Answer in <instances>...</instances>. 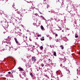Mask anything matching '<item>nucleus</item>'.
I'll list each match as a JSON object with an SVG mask.
<instances>
[{
    "label": "nucleus",
    "instance_id": "obj_1",
    "mask_svg": "<svg viewBox=\"0 0 80 80\" xmlns=\"http://www.w3.org/2000/svg\"><path fill=\"white\" fill-rule=\"evenodd\" d=\"M32 62H33L34 61H36L37 60V59H36V58L34 56L32 57Z\"/></svg>",
    "mask_w": 80,
    "mask_h": 80
},
{
    "label": "nucleus",
    "instance_id": "obj_2",
    "mask_svg": "<svg viewBox=\"0 0 80 80\" xmlns=\"http://www.w3.org/2000/svg\"><path fill=\"white\" fill-rule=\"evenodd\" d=\"M7 50L8 51V52L10 51V47L9 46H7Z\"/></svg>",
    "mask_w": 80,
    "mask_h": 80
},
{
    "label": "nucleus",
    "instance_id": "obj_3",
    "mask_svg": "<svg viewBox=\"0 0 80 80\" xmlns=\"http://www.w3.org/2000/svg\"><path fill=\"white\" fill-rule=\"evenodd\" d=\"M14 40L16 43H18V41H17V38H14Z\"/></svg>",
    "mask_w": 80,
    "mask_h": 80
},
{
    "label": "nucleus",
    "instance_id": "obj_4",
    "mask_svg": "<svg viewBox=\"0 0 80 80\" xmlns=\"http://www.w3.org/2000/svg\"><path fill=\"white\" fill-rule=\"evenodd\" d=\"M11 72L12 73H14V72H16V69H14L13 70H12Z\"/></svg>",
    "mask_w": 80,
    "mask_h": 80
},
{
    "label": "nucleus",
    "instance_id": "obj_5",
    "mask_svg": "<svg viewBox=\"0 0 80 80\" xmlns=\"http://www.w3.org/2000/svg\"><path fill=\"white\" fill-rule=\"evenodd\" d=\"M19 71H23V69H22V68H19Z\"/></svg>",
    "mask_w": 80,
    "mask_h": 80
},
{
    "label": "nucleus",
    "instance_id": "obj_6",
    "mask_svg": "<svg viewBox=\"0 0 80 80\" xmlns=\"http://www.w3.org/2000/svg\"><path fill=\"white\" fill-rule=\"evenodd\" d=\"M60 47L61 48L62 50H63V49H64V47H63V46H62L61 45L60 46Z\"/></svg>",
    "mask_w": 80,
    "mask_h": 80
},
{
    "label": "nucleus",
    "instance_id": "obj_7",
    "mask_svg": "<svg viewBox=\"0 0 80 80\" xmlns=\"http://www.w3.org/2000/svg\"><path fill=\"white\" fill-rule=\"evenodd\" d=\"M58 9H56L55 11L54 12H55V13H58Z\"/></svg>",
    "mask_w": 80,
    "mask_h": 80
},
{
    "label": "nucleus",
    "instance_id": "obj_8",
    "mask_svg": "<svg viewBox=\"0 0 80 80\" xmlns=\"http://www.w3.org/2000/svg\"><path fill=\"white\" fill-rule=\"evenodd\" d=\"M40 18H42V19H43V20H44V19H45V18H44V17L42 16H40Z\"/></svg>",
    "mask_w": 80,
    "mask_h": 80
},
{
    "label": "nucleus",
    "instance_id": "obj_9",
    "mask_svg": "<svg viewBox=\"0 0 80 80\" xmlns=\"http://www.w3.org/2000/svg\"><path fill=\"white\" fill-rule=\"evenodd\" d=\"M56 52H54V53H53V55L54 56H57V55L56 54Z\"/></svg>",
    "mask_w": 80,
    "mask_h": 80
},
{
    "label": "nucleus",
    "instance_id": "obj_10",
    "mask_svg": "<svg viewBox=\"0 0 80 80\" xmlns=\"http://www.w3.org/2000/svg\"><path fill=\"white\" fill-rule=\"evenodd\" d=\"M41 28L42 30L44 29V28H43V27L42 26H41Z\"/></svg>",
    "mask_w": 80,
    "mask_h": 80
},
{
    "label": "nucleus",
    "instance_id": "obj_11",
    "mask_svg": "<svg viewBox=\"0 0 80 80\" xmlns=\"http://www.w3.org/2000/svg\"><path fill=\"white\" fill-rule=\"evenodd\" d=\"M7 44H8V45H7V44H6V46H8V45H10V43H9V42H8Z\"/></svg>",
    "mask_w": 80,
    "mask_h": 80
},
{
    "label": "nucleus",
    "instance_id": "obj_12",
    "mask_svg": "<svg viewBox=\"0 0 80 80\" xmlns=\"http://www.w3.org/2000/svg\"><path fill=\"white\" fill-rule=\"evenodd\" d=\"M43 46H41L40 47V50H42V49H43Z\"/></svg>",
    "mask_w": 80,
    "mask_h": 80
},
{
    "label": "nucleus",
    "instance_id": "obj_13",
    "mask_svg": "<svg viewBox=\"0 0 80 80\" xmlns=\"http://www.w3.org/2000/svg\"><path fill=\"white\" fill-rule=\"evenodd\" d=\"M45 40V39L44 38H41V41H43Z\"/></svg>",
    "mask_w": 80,
    "mask_h": 80
},
{
    "label": "nucleus",
    "instance_id": "obj_14",
    "mask_svg": "<svg viewBox=\"0 0 80 80\" xmlns=\"http://www.w3.org/2000/svg\"><path fill=\"white\" fill-rule=\"evenodd\" d=\"M41 66L42 67H43V66H44V64H43V63H42L41 64Z\"/></svg>",
    "mask_w": 80,
    "mask_h": 80
},
{
    "label": "nucleus",
    "instance_id": "obj_15",
    "mask_svg": "<svg viewBox=\"0 0 80 80\" xmlns=\"http://www.w3.org/2000/svg\"><path fill=\"white\" fill-rule=\"evenodd\" d=\"M30 75L31 76V77H33V74L32 73H31Z\"/></svg>",
    "mask_w": 80,
    "mask_h": 80
},
{
    "label": "nucleus",
    "instance_id": "obj_16",
    "mask_svg": "<svg viewBox=\"0 0 80 80\" xmlns=\"http://www.w3.org/2000/svg\"><path fill=\"white\" fill-rule=\"evenodd\" d=\"M43 3H44V4H45V3H46V2H45V1L44 0Z\"/></svg>",
    "mask_w": 80,
    "mask_h": 80
},
{
    "label": "nucleus",
    "instance_id": "obj_17",
    "mask_svg": "<svg viewBox=\"0 0 80 80\" xmlns=\"http://www.w3.org/2000/svg\"><path fill=\"white\" fill-rule=\"evenodd\" d=\"M35 15H36V16H37V15H38V13H36L35 14Z\"/></svg>",
    "mask_w": 80,
    "mask_h": 80
},
{
    "label": "nucleus",
    "instance_id": "obj_18",
    "mask_svg": "<svg viewBox=\"0 0 80 80\" xmlns=\"http://www.w3.org/2000/svg\"><path fill=\"white\" fill-rule=\"evenodd\" d=\"M75 38H78V36H75Z\"/></svg>",
    "mask_w": 80,
    "mask_h": 80
},
{
    "label": "nucleus",
    "instance_id": "obj_19",
    "mask_svg": "<svg viewBox=\"0 0 80 80\" xmlns=\"http://www.w3.org/2000/svg\"><path fill=\"white\" fill-rule=\"evenodd\" d=\"M8 73L9 74H11V72H8Z\"/></svg>",
    "mask_w": 80,
    "mask_h": 80
},
{
    "label": "nucleus",
    "instance_id": "obj_20",
    "mask_svg": "<svg viewBox=\"0 0 80 80\" xmlns=\"http://www.w3.org/2000/svg\"><path fill=\"white\" fill-rule=\"evenodd\" d=\"M49 7V6L48 5H47V8H48V7Z\"/></svg>",
    "mask_w": 80,
    "mask_h": 80
},
{
    "label": "nucleus",
    "instance_id": "obj_21",
    "mask_svg": "<svg viewBox=\"0 0 80 80\" xmlns=\"http://www.w3.org/2000/svg\"><path fill=\"white\" fill-rule=\"evenodd\" d=\"M40 36H41V35H38V37H40Z\"/></svg>",
    "mask_w": 80,
    "mask_h": 80
},
{
    "label": "nucleus",
    "instance_id": "obj_22",
    "mask_svg": "<svg viewBox=\"0 0 80 80\" xmlns=\"http://www.w3.org/2000/svg\"><path fill=\"white\" fill-rule=\"evenodd\" d=\"M56 37H58V34H56Z\"/></svg>",
    "mask_w": 80,
    "mask_h": 80
},
{
    "label": "nucleus",
    "instance_id": "obj_23",
    "mask_svg": "<svg viewBox=\"0 0 80 80\" xmlns=\"http://www.w3.org/2000/svg\"><path fill=\"white\" fill-rule=\"evenodd\" d=\"M57 80H59V78H58V77H57Z\"/></svg>",
    "mask_w": 80,
    "mask_h": 80
},
{
    "label": "nucleus",
    "instance_id": "obj_24",
    "mask_svg": "<svg viewBox=\"0 0 80 80\" xmlns=\"http://www.w3.org/2000/svg\"><path fill=\"white\" fill-rule=\"evenodd\" d=\"M48 60V61H50V59H49Z\"/></svg>",
    "mask_w": 80,
    "mask_h": 80
},
{
    "label": "nucleus",
    "instance_id": "obj_25",
    "mask_svg": "<svg viewBox=\"0 0 80 80\" xmlns=\"http://www.w3.org/2000/svg\"><path fill=\"white\" fill-rule=\"evenodd\" d=\"M78 54L79 55H80V52H78Z\"/></svg>",
    "mask_w": 80,
    "mask_h": 80
},
{
    "label": "nucleus",
    "instance_id": "obj_26",
    "mask_svg": "<svg viewBox=\"0 0 80 80\" xmlns=\"http://www.w3.org/2000/svg\"><path fill=\"white\" fill-rule=\"evenodd\" d=\"M8 38H10V36H8Z\"/></svg>",
    "mask_w": 80,
    "mask_h": 80
},
{
    "label": "nucleus",
    "instance_id": "obj_27",
    "mask_svg": "<svg viewBox=\"0 0 80 80\" xmlns=\"http://www.w3.org/2000/svg\"><path fill=\"white\" fill-rule=\"evenodd\" d=\"M62 32H64V31H63V30H62Z\"/></svg>",
    "mask_w": 80,
    "mask_h": 80
},
{
    "label": "nucleus",
    "instance_id": "obj_28",
    "mask_svg": "<svg viewBox=\"0 0 80 80\" xmlns=\"http://www.w3.org/2000/svg\"><path fill=\"white\" fill-rule=\"evenodd\" d=\"M26 38H27V37L26 36Z\"/></svg>",
    "mask_w": 80,
    "mask_h": 80
},
{
    "label": "nucleus",
    "instance_id": "obj_29",
    "mask_svg": "<svg viewBox=\"0 0 80 80\" xmlns=\"http://www.w3.org/2000/svg\"><path fill=\"white\" fill-rule=\"evenodd\" d=\"M3 51H4V49H2Z\"/></svg>",
    "mask_w": 80,
    "mask_h": 80
},
{
    "label": "nucleus",
    "instance_id": "obj_30",
    "mask_svg": "<svg viewBox=\"0 0 80 80\" xmlns=\"http://www.w3.org/2000/svg\"><path fill=\"white\" fill-rule=\"evenodd\" d=\"M60 29L61 30H62V29L60 28Z\"/></svg>",
    "mask_w": 80,
    "mask_h": 80
},
{
    "label": "nucleus",
    "instance_id": "obj_31",
    "mask_svg": "<svg viewBox=\"0 0 80 80\" xmlns=\"http://www.w3.org/2000/svg\"><path fill=\"white\" fill-rule=\"evenodd\" d=\"M42 38H44V37H42Z\"/></svg>",
    "mask_w": 80,
    "mask_h": 80
},
{
    "label": "nucleus",
    "instance_id": "obj_32",
    "mask_svg": "<svg viewBox=\"0 0 80 80\" xmlns=\"http://www.w3.org/2000/svg\"><path fill=\"white\" fill-rule=\"evenodd\" d=\"M49 12H50V11H49Z\"/></svg>",
    "mask_w": 80,
    "mask_h": 80
},
{
    "label": "nucleus",
    "instance_id": "obj_33",
    "mask_svg": "<svg viewBox=\"0 0 80 80\" xmlns=\"http://www.w3.org/2000/svg\"><path fill=\"white\" fill-rule=\"evenodd\" d=\"M24 75H25V73H24Z\"/></svg>",
    "mask_w": 80,
    "mask_h": 80
},
{
    "label": "nucleus",
    "instance_id": "obj_34",
    "mask_svg": "<svg viewBox=\"0 0 80 80\" xmlns=\"http://www.w3.org/2000/svg\"><path fill=\"white\" fill-rule=\"evenodd\" d=\"M56 16L57 17V15H56Z\"/></svg>",
    "mask_w": 80,
    "mask_h": 80
},
{
    "label": "nucleus",
    "instance_id": "obj_35",
    "mask_svg": "<svg viewBox=\"0 0 80 80\" xmlns=\"http://www.w3.org/2000/svg\"><path fill=\"white\" fill-rule=\"evenodd\" d=\"M57 42H58V41H57Z\"/></svg>",
    "mask_w": 80,
    "mask_h": 80
},
{
    "label": "nucleus",
    "instance_id": "obj_36",
    "mask_svg": "<svg viewBox=\"0 0 80 80\" xmlns=\"http://www.w3.org/2000/svg\"><path fill=\"white\" fill-rule=\"evenodd\" d=\"M57 42H58V41H57Z\"/></svg>",
    "mask_w": 80,
    "mask_h": 80
},
{
    "label": "nucleus",
    "instance_id": "obj_37",
    "mask_svg": "<svg viewBox=\"0 0 80 80\" xmlns=\"http://www.w3.org/2000/svg\"><path fill=\"white\" fill-rule=\"evenodd\" d=\"M57 42H58V41H57Z\"/></svg>",
    "mask_w": 80,
    "mask_h": 80
}]
</instances>
